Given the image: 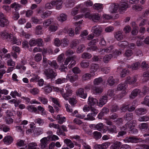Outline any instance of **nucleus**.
<instances>
[{"label": "nucleus", "mask_w": 149, "mask_h": 149, "mask_svg": "<svg viewBox=\"0 0 149 149\" xmlns=\"http://www.w3.org/2000/svg\"><path fill=\"white\" fill-rule=\"evenodd\" d=\"M0 35L3 39L7 40L8 41L11 42L13 44L19 45L21 44L20 41L17 40L12 34H9L6 31H3L0 33Z\"/></svg>", "instance_id": "f257e3e1"}, {"label": "nucleus", "mask_w": 149, "mask_h": 149, "mask_svg": "<svg viewBox=\"0 0 149 149\" xmlns=\"http://www.w3.org/2000/svg\"><path fill=\"white\" fill-rule=\"evenodd\" d=\"M55 71L51 68H48L44 70L43 73L47 79H51L52 80L55 78L57 75V73Z\"/></svg>", "instance_id": "f03ea898"}, {"label": "nucleus", "mask_w": 149, "mask_h": 149, "mask_svg": "<svg viewBox=\"0 0 149 149\" xmlns=\"http://www.w3.org/2000/svg\"><path fill=\"white\" fill-rule=\"evenodd\" d=\"M61 94L63 98L66 100H68V97L72 95V90L69 86H66L65 89H63V91H61Z\"/></svg>", "instance_id": "7ed1b4c3"}, {"label": "nucleus", "mask_w": 149, "mask_h": 149, "mask_svg": "<svg viewBox=\"0 0 149 149\" xmlns=\"http://www.w3.org/2000/svg\"><path fill=\"white\" fill-rule=\"evenodd\" d=\"M85 17L88 18L94 22H97L100 19V17L99 15L97 13L91 14L87 12L85 14Z\"/></svg>", "instance_id": "20e7f679"}, {"label": "nucleus", "mask_w": 149, "mask_h": 149, "mask_svg": "<svg viewBox=\"0 0 149 149\" xmlns=\"http://www.w3.org/2000/svg\"><path fill=\"white\" fill-rule=\"evenodd\" d=\"M92 31L94 35L96 36H98L101 35L102 31V28L100 26L97 25L92 27Z\"/></svg>", "instance_id": "39448f33"}, {"label": "nucleus", "mask_w": 149, "mask_h": 149, "mask_svg": "<svg viewBox=\"0 0 149 149\" xmlns=\"http://www.w3.org/2000/svg\"><path fill=\"white\" fill-rule=\"evenodd\" d=\"M49 138L45 137L42 138L40 140V146L42 149H47V145L49 142Z\"/></svg>", "instance_id": "423d86ee"}, {"label": "nucleus", "mask_w": 149, "mask_h": 149, "mask_svg": "<svg viewBox=\"0 0 149 149\" xmlns=\"http://www.w3.org/2000/svg\"><path fill=\"white\" fill-rule=\"evenodd\" d=\"M8 24V21L6 19L3 14L0 12V26L1 27H4L7 26Z\"/></svg>", "instance_id": "0eeeda50"}, {"label": "nucleus", "mask_w": 149, "mask_h": 149, "mask_svg": "<svg viewBox=\"0 0 149 149\" xmlns=\"http://www.w3.org/2000/svg\"><path fill=\"white\" fill-rule=\"evenodd\" d=\"M119 5V12L120 13H123L128 8V4L125 2H121Z\"/></svg>", "instance_id": "6e6552de"}, {"label": "nucleus", "mask_w": 149, "mask_h": 149, "mask_svg": "<svg viewBox=\"0 0 149 149\" xmlns=\"http://www.w3.org/2000/svg\"><path fill=\"white\" fill-rule=\"evenodd\" d=\"M84 89L81 88L78 89L76 91L77 95L83 99H86L87 96V93H84Z\"/></svg>", "instance_id": "1a4fd4ad"}, {"label": "nucleus", "mask_w": 149, "mask_h": 149, "mask_svg": "<svg viewBox=\"0 0 149 149\" xmlns=\"http://www.w3.org/2000/svg\"><path fill=\"white\" fill-rule=\"evenodd\" d=\"M119 5L118 3H114L111 4L109 7V11L111 13H116L118 9Z\"/></svg>", "instance_id": "9d476101"}, {"label": "nucleus", "mask_w": 149, "mask_h": 149, "mask_svg": "<svg viewBox=\"0 0 149 149\" xmlns=\"http://www.w3.org/2000/svg\"><path fill=\"white\" fill-rule=\"evenodd\" d=\"M63 3V0H53L51 1V3L53 5L56 6V8L57 10H59L62 8Z\"/></svg>", "instance_id": "9b49d317"}, {"label": "nucleus", "mask_w": 149, "mask_h": 149, "mask_svg": "<svg viewBox=\"0 0 149 149\" xmlns=\"http://www.w3.org/2000/svg\"><path fill=\"white\" fill-rule=\"evenodd\" d=\"M147 111V109L145 108H139L136 109L135 110V113L138 116L145 114Z\"/></svg>", "instance_id": "f8f14e48"}, {"label": "nucleus", "mask_w": 149, "mask_h": 149, "mask_svg": "<svg viewBox=\"0 0 149 149\" xmlns=\"http://www.w3.org/2000/svg\"><path fill=\"white\" fill-rule=\"evenodd\" d=\"M110 143L109 142H106L101 145H97L95 146V149H106L110 145Z\"/></svg>", "instance_id": "ddd939ff"}, {"label": "nucleus", "mask_w": 149, "mask_h": 149, "mask_svg": "<svg viewBox=\"0 0 149 149\" xmlns=\"http://www.w3.org/2000/svg\"><path fill=\"white\" fill-rule=\"evenodd\" d=\"M66 78L67 79H68L70 82L73 83L76 81L78 80V76L76 74H73L72 75L70 74L67 75Z\"/></svg>", "instance_id": "4468645a"}, {"label": "nucleus", "mask_w": 149, "mask_h": 149, "mask_svg": "<svg viewBox=\"0 0 149 149\" xmlns=\"http://www.w3.org/2000/svg\"><path fill=\"white\" fill-rule=\"evenodd\" d=\"M108 97L107 96H104L102 97L100 99V102L98 105L102 107L105 104L107 101Z\"/></svg>", "instance_id": "2eb2a0df"}, {"label": "nucleus", "mask_w": 149, "mask_h": 149, "mask_svg": "<svg viewBox=\"0 0 149 149\" xmlns=\"http://www.w3.org/2000/svg\"><path fill=\"white\" fill-rule=\"evenodd\" d=\"M98 100L96 98L89 97L88 98V104L90 106H93L98 103Z\"/></svg>", "instance_id": "dca6fc26"}, {"label": "nucleus", "mask_w": 149, "mask_h": 149, "mask_svg": "<svg viewBox=\"0 0 149 149\" xmlns=\"http://www.w3.org/2000/svg\"><path fill=\"white\" fill-rule=\"evenodd\" d=\"M114 37L118 41L121 40L123 38V36L122 32L120 31H118L115 32Z\"/></svg>", "instance_id": "f3484780"}, {"label": "nucleus", "mask_w": 149, "mask_h": 149, "mask_svg": "<svg viewBox=\"0 0 149 149\" xmlns=\"http://www.w3.org/2000/svg\"><path fill=\"white\" fill-rule=\"evenodd\" d=\"M139 139L135 137H127L124 139V141L126 142L136 143L138 142L137 141Z\"/></svg>", "instance_id": "a211bd4d"}, {"label": "nucleus", "mask_w": 149, "mask_h": 149, "mask_svg": "<svg viewBox=\"0 0 149 149\" xmlns=\"http://www.w3.org/2000/svg\"><path fill=\"white\" fill-rule=\"evenodd\" d=\"M121 145V143L119 141L114 142L111 146L110 149H119Z\"/></svg>", "instance_id": "6ab92c4d"}, {"label": "nucleus", "mask_w": 149, "mask_h": 149, "mask_svg": "<svg viewBox=\"0 0 149 149\" xmlns=\"http://www.w3.org/2000/svg\"><path fill=\"white\" fill-rule=\"evenodd\" d=\"M141 91L139 89H136L134 90L131 93V95L130 96V98L133 99L140 93Z\"/></svg>", "instance_id": "aec40b11"}, {"label": "nucleus", "mask_w": 149, "mask_h": 149, "mask_svg": "<svg viewBox=\"0 0 149 149\" xmlns=\"http://www.w3.org/2000/svg\"><path fill=\"white\" fill-rule=\"evenodd\" d=\"M136 81V77H128L127 78V79L125 81V82L127 83L130 84H133Z\"/></svg>", "instance_id": "412c9836"}, {"label": "nucleus", "mask_w": 149, "mask_h": 149, "mask_svg": "<svg viewBox=\"0 0 149 149\" xmlns=\"http://www.w3.org/2000/svg\"><path fill=\"white\" fill-rule=\"evenodd\" d=\"M12 138L10 136H7L3 139V141L5 144H10L13 141Z\"/></svg>", "instance_id": "4be33fe9"}, {"label": "nucleus", "mask_w": 149, "mask_h": 149, "mask_svg": "<svg viewBox=\"0 0 149 149\" xmlns=\"http://www.w3.org/2000/svg\"><path fill=\"white\" fill-rule=\"evenodd\" d=\"M89 64V61L86 60L82 61L80 63L81 66L83 68H88Z\"/></svg>", "instance_id": "5701e85b"}, {"label": "nucleus", "mask_w": 149, "mask_h": 149, "mask_svg": "<svg viewBox=\"0 0 149 149\" xmlns=\"http://www.w3.org/2000/svg\"><path fill=\"white\" fill-rule=\"evenodd\" d=\"M107 84L110 86H111L115 84V80L113 78V77L110 76L107 79Z\"/></svg>", "instance_id": "b1692460"}, {"label": "nucleus", "mask_w": 149, "mask_h": 149, "mask_svg": "<svg viewBox=\"0 0 149 149\" xmlns=\"http://www.w3.org/2000/svg\"><path fill=\"white\" fill-rule=\"evenodd\" d=\"M107 129L108 131L111 133H116V127L114 125H111L110 127H108Z\"/></svg>", "instance_id": "393cba45"}, {"label": "nucleus", "mask_w": 149, "mask_h": 149, "mask_svg": "<svg viewBox=\"0 0 149 149\" xmlns=\"http://www.w3.org/2000/svg\"><path fill=\"white\" fill-rule=\"evenodd\" d=\"M112 57L113 56L112 54H111L105 55L104 56L103 58V62L105 63H107Z\"/></svg>", "instance_id": "a878e982"}, {"label": "nucleus", "mask_w": 149, "mask_h": 149, "mask_svg": "<svg viewBox=\"0 0 149 149\" xmlns=\"http://www.w3.org/2000/svg\"><path fill=\"white\" fill-rule=\"evenodd\" d=\"M57 19L58 21L61 22L65 21L67 19V15L65 14L62 13L60 14L59 17H57Z\"/></svg>", "instance_id": "bb28decb"}, {"label": "nucleus", "mask_w": 149, "mask_h": 149, "mask_svg": "<svg viewBox=\"0 0 149 149\" xmlns=\"http://www.w3.org/2000/svg\"><path fill=\"white\" fill-rule=\"evenodd\" d=\"M53 19L50 18L45 20L43 23V25L45 27L49 26L53 22Z\"/></svg>", "instance_id": "cd10ccee"}, {"label": "nucleus", "mask_w": 149, "mask_h": 149, "mask_svg": "<svg viewBox=\"0 0 149 149\" xmlns=\"http://www.w3.org/2000/svg\"><path fill=\"white\" fill-rule=\"evenodd\" d=\"M48 63L51 67H53L55 69H56L58 68V65L55 61H48Z\"/></svg>", "instance_id": "c85d7f7f"}, {"label": "nucleus", "mask_w": 149, "mask_h": 149, "mask_svg": "<svg viewBox=\"0 0 149 149\" xmlns=\"http://www.w3.org/2000/svg\"><path fill=\"white\" fill-rule=\"evenodd\" d=\"M133 115L132 113L127 112L125 116V118L127 120L130 121L133 118Z\"/></svg>", "instance_id": "c756f323"}, {"label": "nucleus", "mask_w": 149, "mask_h": 149, "mask_svg": "<svg viewBox=\"0 0 149 149\" xmlns=\"http://www.w3.org/2000/svg\"><path fill=\"white\" fill-rule=\"evenodd\" d=\"M64 143L67 145L69 146L70 148H72L74 146V144L71 140L68 139H66L64 140Z\"/></svg>", "instance_id": "7c9ffc66"}, {"label": "nucleus", "mask_w": 149, "mask_h": 149, "mask_svg": "<svg viewBox=\"0 0 149 149\" xmlns=\"http://www.w3.org/2000/svg\"><path fill=\"white\" fill-rule=\"evenodd\" d=\"M92 57V56L91 54L86 52L83 53L81 56V58L83 59H89Z\"/></svg>", "instance_id": "2f4dec72"}, {"label": "nucleus", "mask_w": 149, "mask_h": 149, "mask_svg": "<svg viewBox=\"0 0 149 149\" xmlns=\"http://www.w3.org/2000/svg\"><path fill=\"white\" fill-rule=\"evenodd\" d=\"M93 92L96 94L101 93L103 91V89L101 87H94L93 88Z\"/></svg>", "instance_id": "473e14b6"}, {"label": "nucleus", "mask_w": 149, "mask_h": 149, "mask_svg": "<svg viewBox=\"0 0 149 149\" xmlns=\"http://www.w3.org/2000/svg\"><path fill=\"white\" fill-rule=\"evenodd\" d=\"M91 75L89 73H86L83 74L82 77V79L83 81H86L91 79Z\"/></svg>", "instance_id": "72a5a7b5"}, {"label": "nucleus", "mask_w": 149, "mask_h": 149, "mask_svg": "<svg viewBox=\"0 0 149 149\" xmlns=\"http://www.w3.org/2000/svg\"><path fill=\"white\" fill-rule=\"evenodd\" d=\"M77 56L75 55H74L72 56L71 57H69L66 58L65 61L64 62V65H67L68 64L70 61L72 60H74V59L76 58Z\"/></svg>", "instance_id": "f704fd0d"}, {"label": "nucleus", "mask_w": 149, "mask_h": 149, "mask_svg": "<svg viewBox=\"0 0 149 149\" xmlns=\"http://www.w3.org/2000/svg\"><path fill=\"white\" fill-rule=\"evenodd\" d=\"M143 77H144L143 81L147 82L149 80V71H146L144 72L143 74Z\"/></svg>", "instance_id": "c9c22d12"}, {"label": "nucleus", "mask_w": 149, "mask_h": 149, "mask_svg": "<svg viewBox=\"0 0 149 149\" xmlns=\"http://www.w3.org/2000/svg\"><path fill=\"white\" fill-rule=\"evenodd\" d=\"M37 145L35 143H30L28 145V147L27 149H40L37 148Z\"/></svg>", "instance_id": "e433bc0d"}, {"label": "nucleus", "mask_w": 149, "mask_h": 149, "mask_svg": "<svg viewBox=\"0 0 149 149\" xmlns=\"http://www.w3.org/2000/svg\"><path fill=\"white\" fill-rule=\"evenodd\" d=\"M129 71L126 69H123L122 70L120 74L121 77H124L129 74Z\"/></svg>", "instance_id": "4c0bfd02"}, {"label": "nucleus", "mask_w": 149, "mask_h": 149, "mask_svg": "<svg viewBox=\"0 0 149 149\" xmlns=\"http://www.w3.org/2000/svg\"><path fill=\"white\" fill-rule=\"evenodd\" d=\"M118 46L122 48L126 47L128 45V43L127 41H120L118 44Z\"/></svg>", "instance_id": "58836bf2"}, {"label": "nucleus", "mask_w": 149, "mask_h": 149, "mask_svg": "<svg viewBox=\"0 0 149 149\" xmlns=\"http://www.w3.org/2000/svg\"><path fill=\"white\" fill-rule=\"evenodd\" d=\"M52 13V12L51 11H46L41 15V17L43 19L46 18L51 15Z\"/></svg>", "instance_id": "ea45409f"}, {"label": "nucleus", "mask_w": 149, "mask_h": 149, "mask_svg": "<svg viewBox=\"0 0 149 149\" xmlns=\"http://www.w3.org/2000/svg\"><path fill=\"white\" fill-rule=\"evenodd\" d=\"M85 49V46L84 45H79L77 50L78 53H80L83 52Z\"/></svg>", "instance_id": "a19ab883"}, {"label": "nucleus", "mask_w": 149, "mask_h": 149, "mask_svg": "<svg viewBox=\"0 0 149 149\" xmlns=\"http://www.w3.org/2000/svg\"><path fill=\"white\" fill-rule=\"evenodd\" d=\"M94 138L97 139H100L102 137V134L100 132L97 131L94 132L93 133Z\"/></svg>", "instance_id": "79ce46f5"}, {"label": "nucleus", "mask_w": 149, "mask_h": 149, "mask_svg": "<svg viewBox=\"0 0 149 149\" xmlns=\"http://www.w3.org/2000/svg\"><path fill=\"white\" fill-rule=\"evenodd\" d=\"M67 81V79L66 78H58L56 80L55 82L57 84H61L66 82Z\"/></svg>", "instance_id": "37998d69"}, {"label": "nucleus", "mask_w": 149, "mask_h": 149, "mask_svg": "<svg viewBox=\"0 0 149 149\" xmlns=\"http://www.w3.org/2000/svg\"><path fill=\"white\" fill-rule=\"evenodd\" d=\"M84 119L85 120H95V118L93 115H92V114L90 113H88L86 117L84 118Z\"/></svg>", "instance_id": "c03bdc74"}, {"label": "nucleus", "mask_w": 149, "mask_h": 149, "mask_svg": "<svg viewBox=\"0 0 149 149\" xmlns=\"http://www.w3.org/2000/svg\"><path fill=\"white\" fill-rule=\"evenodd\" d=\"M113 52L112 55L114 58H116L118 56L120 55L122 53L121 51H119L116 49L115 50H113Z\"/></svg>", "instance_id": "a18cd8bd"}, {"label": "nucleus", "mask_w": 149, "mask_h": 149, "mask_svg": "<svg viewBox=\"0 0 149 149\" xmlns=\"http://www.w3.org/2000/svg\"><path fill=\"white\" fill-rule=\"evenodd\" d=\"M42 59V56L41 54L38 53L34 57L35 60L37 62H39Z\"/></svg>", "instance_id": "49530a36"}, {"label": "nucleus", "mask_w": 149, "mask_h": 149, "mask_svg": "<svg viewBox=\"0 0 149 149\" xmlns=\"http://www.w3.org/2000/svg\"><path fill=\"white\" fill-rule=\"evenodd\" d=\"M42 27L40 25L37 26L36 28V33L37 35H40L41 33Z\"/></svg>", "instance_id": "de8ad7c7"}, {"label": "nucleus", "mask_w": 149, "mask_h": 149, "mask_svg": "<svg viewBox=\"0 0 149 149\" xmlns=\"http://www.w3.org/2000/svg\"><path fill=\"white\" fill-rule=\"evenodd\" d=\"M126 88V86L125 84H120L118 86L117 90L118 91H121L122 90L124 91Z\"/></svg>", "instance_id": "09e8293b"}, {"label": "nucleus", "mask_w": 149, "mask_h": 149, "mask_svg": "<svg viewBox=\"0 0 149 149\" xmlns=\"http://www.w3.org/2000/svg\"><path fill=\"white\" fill-rule=\"evenodd\" d=\"M102 81V79L101 77H99L94 79L93 83L95 85H98L101 83Z\"/></svg>", "instance_id": "8fccbe9b"}, {"label": "nucleus", "mask_w": 149, "mask_h": 149, "mask_svg": "<svg viewBox=\"0 0 149 149\" xmlns=\"http://www.w3.org/2000/svg\"><path fill=\"white\" fill-rule=\"evenodd\" d=\"M149 120V116H144L142 117H140L138 120L139 121H147Z\"/></svg>", "instance_id": "3c124183"}, {"label": "nucleus", "mask_w": 149, "mask_h": 149, "mask_svg": "<svg viewBox=\"0 0 149 149\" xmlns=\"http://www.w3.org/2000/svg\"><path fill=\"white\" fill-rule=\"evenodd\" d=\"M132 9L133 10L136 11H141L143 9L142 6L138 5H134L132 6Z\"/></svg>", "instance_id": "603ef678"}, {"label": "nucleus", "mask_w": 149, "mask_h": 149, "mask_svg": "<svg viewBox=\"0 0 149 149\" xmlns=\"http://www.w3.org/2000/svg\"><path fill=\"white\" fill-rule=\"evenodd\" d=\"M140 64L139 62L136 63L132 65L131 68L133 70H136L139 68Z\"/></svg>", "instance_id": "864d4df0"}, {"label": "nucleus", "mask_w": 149, "mask_h": 149, "mask_svg": "<svg viewBox=\"0 0 149 149\" xmlns=\"http://www.w3.org/2000/svg\"><path fill=\"white\" fill-rule=\"evenodd\" d=\"M61 45H62L63 47L67 46L68 44V41L65 38L61 40Z\"/></svg>", "instance_id": "5fc2aeb1"}, {"label": "nucleus", "mask_w": 149, "mask_h": 149, "mask_svg": "<svg viewBox=\"0 0 149 149\" xmlns=\"http://www.w3.org/2000/svg\"><path fill=\"white\" fill-rule=\"evenodd\" d=\"M114 49L113 46L111 45L107 48L102 49V51H104L106 53H110Z\"/></svg>", "instance_id": "6e6d98bb"}, {"label": "nucleus", "mask_w": 149, "mask_h": 149, "mask_svg": "<svg viewBox=\"0 0 149 149\" xmlns=\"http://www.w3.org/2000/svg\"><path fill=\"white\" fill-rule=\"evenodd\" d=\"M72 71L75 74H78L80 73L81 70L78 67H75L72 69Z\"/></svg>", "instance_id": "4d7b16f0"}, {"label": "nucleus", "mask_w": 149, "mask_h": 149, "mask_svg": "<svg viewBox=\"0 0 149 149\" xmlns=\"http://www.w3.org/2000/svg\"><path fill=\"white\" fill-rule=\"evenodd\" d=\"M30 92L33 95H36L39 92V90L37 88H34L30 90Z\"/></svg>", "instance_id": "13d9d810"}, {"label": "nucleus", "mask_w": 149, "mask_h": 149, "mask_svg": "<svg viewBox=\"0 0 149 149\" xmlns=\"http://www.w3.org/2000/svg\"><path fill=\"white\" fill-rule=\"evenodd\" d=\"M35 122L38 124L39 125H42L44 123V120L40 118H38L35 120Z\"/></svg>", "instance_id": "bf43d9fd"}, {"label": "nucleus", "mask_w": 149, "mask_h": 149, "mask_svg": "<svg viewBox=\"0 0 149 149\" xmlns=\"http://www.w3.org/2000/svg\"><path fill=\"white\" fill-rule=\"evenodd\" d=\"M54 5H53L51 3V1L50 3H48L46 4L45 5V8L47 9H50L53 8Z\"/></svg>", "instance_id": "052dcab7"}, {"label": "nucleus", "mask_w": 149, "mask_h": 149, "mask_svg": "<svg viewBox=\"0 0 149 149\" xmlns=\"http://www.w3.org/2000/svg\"><path fill=\"white\" fill-rule=\"evenodd\" d=\"M57 29V26L55 25H51L49 27V30L53 32L56 31Z\"/></svg>", "instance_id": "680f3d73"}, {"label": "nucleus", "mask_w": 149, "mask_h": 149, "mask_svg": "<svg viewBox=\"0 0 149 149\" xmlns=\"http://www.w3.org/2000/svg\"><path fill=\"white\" fill-rule=\"evenodd\" d=\"M5 120L6 123L8 124H10L13 123V119L9 117H6Z\"/></svg>", "instance_id": "e2e57ef3"}, {"label": "nucleus", "mask_w": 149, "mask_h": 149, "mask_svg": "<svg viewBox=\"0 0 149 149\" xmlns=\"http://www.w3.org/2000/svg\"><path fill=\"white\" fill-rule=\"evenodd\" d=\"M44 90L46 93H49L52 91V89L49 85H48L45 87Z\"/></svg>", "instance_id": "0e129e2a"}, {"label": "nucleus", "mask_w": 149, "mask_h": 149, "mask_svg": "<svg viewBox=\"0 0 149 149\" xmlns=\"http://www.w3.org/2000/svg\"><path fill=\"white\" fill-rule=\"evenodd\" d=\"M104 126V125L102 123H99L96 125V128L97 130L100 131Z\"/></svg>", "instance_id": "69168bd1"}, {"label": "nucleus", "mask_w": 149, "mask_h": 149, "mask_svg": "<svg viewBox=\"0 0 149 149\" xmlns=\"http://www.w3.org/2000/svg\"><path fill=\"white\" fill-rule=\"evenodd\" d=\"M28 110L31 112H36L37 111V109L35 107H33L32 106H29L28 108Z\"/></svg>", "instance_id": "338daca9"}, {"label": "nucleus", "mask_w": 149, "mask_h": 149, "mask_svg": "<svg viewBox=\"0 0 149 149\" xmlns=\"http://www.w3.org/2000/svg\"><path fill=\"white\" fill-rule=\"evenodd\" d=\"M141 103L149 106V96H146L145 98L144 101Z\"/></svg>", "instance_id": "774afa93"}]
</instances>
